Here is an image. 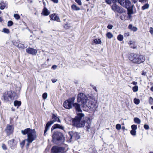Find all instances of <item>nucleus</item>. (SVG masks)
Listing matches in <instances>:
<instances>
[{
	"mask_svg": "<svg viewBox=\"0 0 153 153\" xmlns=\"http://www.w3.org/2000/svg\"><path fill=\"white\" fill-rule=\"evenodd\" d=\"M123 39V35L121 34H119L117 36V39L120 41H122Z\"/></svg>",
	"mask_w": 153,
	"mask_h": 153,
	"instance_id": "nucleus-30",
	"label": "nucleus"
},
{
	"mask_svg": "<svg viewBox=\"0 0 153 153\" xmlns=\"http://www.w3.org/2000/svg\"><path fill=\"white\" fill-rule=\"evenodd\" d=\"M24 47V45L21 44L20 43L19 44V45L17 46V47L19 48H23Z\"/></svg>",
	"mask_w": 153,
	"mask_h": 153,
	"instance_id": "nucleus-47",
	"label": "nucleus"
},
{
	"mask_svg": "<svg viewBox=\"0 0 153 153\" xmlns=\"http://www.w3.org/2000/svg\"><path fill=\"white\" fill-rule=\"evenodd\" d=\"M21 102L18 100H15L14 102V105L15 106H17V108L20 106L21 105Z\"/></svg>",
	"mask_w": 153,
	"mask_h": 153,
	"instance_id": "nucleus-23",
	"label": "nucleus"
},
{
	"mask_svg": "<svg viewBox=\"0 0 153 153\" xmlns=\"http://www.w3.org/2000/svg\"><path fill=\"white\" fill-rule=\"evenodd\" d=\"M58 128L62 130H64V127L60 124L56 123L53 125L51 128V130L52 131L53 130L56 129Z\"/></svg>",
	"mask_w": 153,
	"mask_h": 153,
	"instance_id": "nucleus-16",
	"label": "nucleus"
},
{
	"mask_svg": "<svg viewBox=\"0 0 153 153\" xmlns=\"http://www.w3.org/2000/svg\"><path fill=\"white\" fill-rule=\"evenodd\" d=\"M52 140L53 143H56L57 141H62L63 143L65 141V137L62 133L56 131L53 133L52 136Z\"/></svg>",
	"mask_w": 153,
	"mask_h": 153,
	"instance_id": "nucleus-6",
	"label": "nucleus"
},
{
	"mask_svg": "<svg viewBox=\"0 0 153 153\" xmlns=\"http://www.w3.org/2000/svg\"><path fill=\"white\" fill-rule=\"evenodd\" d=\"M14 17L17 20L19 19L20 18L19 15L18 14H14Z\"/></svg>",
	"mask_w": 153,
	"mask_h": 153,
	"instance_id": "nucleus-36",
	"label": "nucleus"
},
{
	"mask_svg": "<svg viewBox=\"0 0 153 153\" xmlns=\"http://www.w3.org/2000/svg\"><path fill=\"white\" fill-rule=\"evenodd\" d=\"M138 86L137 85H135L133 87L132 90L134 92H136L138 91Z\"/></svg>",
	"mask_w": 153,
	"mask_h": 153,
	"instance_id": "nucleus-32",
	"label": "nucleus"
},
{
	"mask_svg": "<svg viewBox=\"0 0 153 153\" xmlns=\"http://www.w3.org/2000/svg\"><path fill=\"white\" fill-rule=\"evenodd\" d=\"M58 81V80L56 79H51V81L53 83H55L56 82Z\"/></svg>",
	"mask_w": 153,
	"mask_h": 153,
	"instance_id": "nucleus-52",
	"label": "nucleus"
},
{
	"mask_svg": "<svg viewBox=\"0 0 153 153\" xmlns=\"http://www.w3.org/2000/svg\"><path fill=\"white\" fill-rule=\"evenodd\" d=\"M53 124V122L51 123L50 121H48L46 124L45 128L48 130L50 126Z\"/></svg>",
	"mask_w": 153,
	"mask_h": 153,
	"instance_id": "nucleus-25",
	"label": "nucleus"
},
{
	"mask_svg": "<svg viewBox=\"0 0 153 153\" xmlns=\"http://www.w3.org/2000/svg\"><path fill=\"white\" fill-rule=\"evenodd\" d=\"M68 134L70 136V140L72 139L73 136L75 137L76 140H78L80 137L79 133L77 132L69 131L68 132Z\"/></svg>",
	"mask_w": 153,
	"mask_h": 153,
	"instance_id": "nucleus-11",
	"label": "nucleus"
},
{
	"mask_svg": "<svg viewBox=\"0 0 153 153\" xmlns=\"http://www.w3.org/2000/svg\"><path fill=\"white\" fill-rule=\"evenodd\" d=\"M2 147L4 150H6L7 149V147L6 145L4 144H3L2 145Z\"/></svg>",
	"mask_w": 153,
	"mask_h": 153,
	"instance_id": "nucleus-45",
	"label": "nucleus"
},
{
	"mask_svg": "<svg viewBox=\"0 0 153 153\" xmlns=\"http://www.w3.org/2000/svg\"><path fill=\"white\" fill-rule=\"evenodd\" d=\"M48 130L47 129H45V130H44V136H46V132H47V131H48Z\"/></svg>",
	"mask_w": 153,
	"mask_h": 153,
	"instance_id": "nucleus-53",
	"label": "nucleus"
},
{
	"mask_svg": "<svg viewBox=\"0 0 153 153\" xmlns=\"http://www.w3.org/2000/svg\"><path fill=\"white\" fill-rule=\"evenodd\" d=\"M13 24V22L11 20H9L7 22V26L8 27H11L12 26Z\"/></svg>",
	"mask_w": 153,
	"mask_h": 153,
	"instance_id": "nucleus-35",
	"label": "nucleus"
},
{
	"mask_svg": "<svg viewBox=\"0 0 153 153\" xmlns=\"http://www.w3.org/2000/svg\"><path fill=\"white\" fill-rule=\"evenodd\" d=\"M111 2L112 1V3H113V4H116L117 2V0H111Z\"/></svg>",
	"mask_w": 153,
	"mask_h": 153,
	"instance_id": "nucleus-50",
	"label": "nucleus"
},
{
	"mask_svg": "<svg viewBox=\"0 0 153 153\" xmlns=\"http://www.w3.org/2000/svg\"><path fill=\"white\" fill-rule=\"evenodd\" d=\"M52 117L51 118V120L49 121L51 123L53 122V124L55 122H57L58 123H60L61 121L59 118V117H58L56 114L52 113Z\"/></svg>",
	"mask_w": 153,
	"mask_h": 153,
	"instance_id": "nucleus-12",
	"label": "nucleus"
},
{
	"mask_svg": "<svg viewBox=\"0 0 153 153\" xmlns=\"http://www.w3.org/2000/svg\"><path fill=\"white\" fill-rule=\"evenodd\" d=\"M105 1L108 4L110 5L111 4V0H105Z\"/></svg>",
	"mask_w": 153,
	"mask_h": 153,
	"instance_id": "nucleus-46",
	"label": "nucleus"
},
{
	"mask_svg": "<svg viewBox=\"0 0 153 153\" xmlns=\"http://www.w3.org/2000/svg\"><path fill=\"white\" fill-rule=\"evenodd\" d=\"M144 128L146 130H148L149 128V125L147 124L144 125Z\"/></svg>",
	"mask_w": 153,
	"mask_h": 153,
	"instance_id": "nucleus-43",
	"label": "nucleus"
},
{
	"mask_svg": "<svg viewBox=\"0 0 153 153\" xmlns=\"http://www.w3.org/2000/svg\"><path fill=\"white\" fill-rule=\"evenodd\" d=\"M111 8L112 10L120 13H122L124 12L123 8L118 6L116 4H113L111 6Z\"/></svg>",
	"mask_w": 153,
	"mask_h": 153,
	"instance_id": "nucleus-10",
	"label": "nucleus"
},
{
	"mask_svg": "<svg viewBox=\"0 0 153 153\" xmlns=\"http://www.w3.org/2000/svg\"><path fill=\"white\" fill-rule=\"evenodd\" d=\"M8 143L11 149H13L16 147L17 143L14 139L8 140Z\"/></svg>",
	"mask_w": 153,
	"mask_h": 153,
	"instance_id": "nucleus-13",
	"label": "nucleus"
},
{
	"mask_svg": "<svg viewBox=\"0 0 153 153\" xmlns=\"http://www.w3.org/2000/svg\"><path fill=\"white\" fill-rule=\"evenodd\" d=\"M146 74V72H145L144 71H143L141 73V74L145 76Z\"/></svg>",
	"mask_w": 153,
	"mask_h": 153,
	"instance_id": "nucleus-55",
	"label": "nucleus"
},
{
	"mask_svg": "<svg viewBox=\"0 0 153 153\" xmlns=\"http://www.w3.org/2000/svg\"><path fill=\"white\" fill-rule=\"evenodd\" d=\"M117 3L126 8L130 7L131 5V2L129 0H117Z\"/></svg>",
	"mask_w": 153,
	"mask_h": 153,
	"instance_id": "nucleus-8",
	"label": "nucleus"
},
{
	"mask_svg": "<svg viewBox=\"0 0 153 153\" xmlns=\"http://www.w3.org/2000/svg\"><path fill=\"white\" fill-rule=\"evenodd\" d=\"M94 42L96 44H99L102 43V42L100 39H95L94 40Z\"/></svg>",
	"mask_w": 153,
	"mask_h": 153,
	"instance_id": "nucleus-27",
	"label": "nucleus"
},
{
	"mask_svg": "<svg viewBox=\"0 0 153 153\" xmlns=\"http://www.w3.org/2000/svg\"><path fill=\"white\" fill-rule=\"evenodd\" d=\"M2 32L7 34H8L10 32L9 29L5 28H3Z\"/></svg>",
	"mask_w": 153,
	"mask_h": 153,
	"instance_id": "nucleus-33",
	"label": "nucleus"
},
{
	"mask_svg": "<svg viewBox=\"0 0 153 153\" xmlns=\"http://www.w3.org/2000/svg\"><path fill=\"white\" fill-rule=\"evenodd\" d=\"M50 13V12L45 7H44L41 13L42 14L45 16H47Z\"/></svg>",
	"mask_w": 153,
	"mask_h": 153,
	"instance_id": "nucleus-19",
	"label": "nucleus"
},
{
	"mask_svg": "<svg viewBox=\"0 0 153 153\" xmlns=\"http://www.w3.org/2000/svg\"><path fill=\"white\" fill-rule=\"evenodd\" d=\"M51 20H55L57 22H59V17L57 16V15H56L55 13H53L52 14H51L50 15Z\"/></svg>",
	"mask_w": 153,
	"mask_h": 153,
	"instance_id": "nucleus-18",
	"label": "nucleus"
},
{
	"mask_svg": "<svg viewBox=\"0 0 153 153\" xmlns=\"http://www.w3.org/2000/svg\"><path fill=\"white\" fill-rule=\"evenodd\" d=\"M134 121L135 123L137 124H139L141 122L140 119L138 117H135L134 118Z\"/></svg>",
	"mask_w": 153,
	"mask_h": 153,
	"instance_id": "nucleus-28",
	"label": "nucleus"
},
{
	"mask_svg": "<svg viewBox=\"0 0 153 153\" xmlns=\"http://www.w3.org/2000/svg\"><path fill=\"white\" fill-rule=\"evenodd\" d=\"M77 102H81L82 104V108L84 110V107H85V104H86L88 102H89V100L88 99V97L84 93H80L78 94L77 96Z\"/></svg>",
	"mask_w": 153,
	"mask_h": 153,
	"instance_id": "nucleus-5",
	"label": "nucleus"
},
{
	"mask_svg": "<svg viewBox=\"0 0 153 153\" xmlns=\"http://www.w3.org/2000/svg\"><path fill=\"white\" fill-rule=\"evenodd\" d=\"M48 96V94L47 93H44L42 95V97L43 99H46Z\"/></svg>",
	"mask_w": 153,
	"mask_h": 153,
	"instance_id": "nucleus-38",
	"label": "nucleus"
},
{
	"mask_svg": "<svg viewBox=\"0 0 153 153\" xmlns=\"http://www.w3.org/2000/svg\"><path fill=\"white\" fill-rule=\"evenodd\" d=\"M134 43H135V42L134 41H130L128 42V44H129V45H131L134 44Z\"/></svg>",
	"mask_w": 153,
	"mask_h": 153,
	"instance_id": "nucleus-49",
	"label": "nucleus"
},
{
	"mask_svg": "<svg viewBox=\"0 0 153 153\" xmlns=\"http://www.w3.org/2000/svg\"><path fill=\"white\" fill-rule=\"evenodd\" d=\"M132 130H136L137 129V126L136 125L133 124L131 126Z\"/></svg>",
	"mask_w": 153,
	"mask_h": 153,
	"instance_id": "nucleus-39",
	"label": "nucleus"
},
{
	"mask_svg": "<svg viewBox=\"0 0 153 153\" xmlns=\"http://www.w3.org/2000/svg\"><path fill=\"white\" fill-rule=\"evenodd\" d=\"M122 129H123V131L125 129V126H122Z\"/></svg>",
	"mask_w": 153,
	"mask_h": 153,
	"instance_id": "nucleus-64",
	"label": "nucleus"
},
{
	"mask_svg": "<svg viewBox=\"0 0 153 153\" xmlns=\"http://www.w3.org/2000/svg\"><path fill=\"white\" fill-rule=\"evenodd\" d=\"M149 0H139L140 2L142 3H146Z\"/></svg>",
	"mask_w": 153,
	"mask_h": 153,
	"instance_id": "nucleus-48",
	"label": "nucleus"
},
{
	"mask_svg": "<svg viewBox=\"0 0 153 153\" xmlns=\"http://www.w3.org/2000/svg\"><path fill=\"white\" fill-rule=\"evenodd\" d=\"M134 6V5H132L131 6H130L129 8H127V14H132L134 13V11L133 10V7Z\"/></svg>",
	"mask_w": 153,
	"mask_h": 153,
	"instance_id": "nucleus-20",
	"label": "nucleus"
},
{
	"mask_svg": "<svg viewBox=\"0 0 153 153\" xmlns=\"http://www.w3.org/2000/svg\"><path fill=\"white\" fill-rule=\"evenodd\" d=\"M25 141H26V139L23 140L21 143H20V145L22 148H23L24 147L25 145Z\"/></svg>",
	"mask_w": 153,
	"mask_h": 153,
	"instance_id": "nucleus-34",
	"label": "nucleus"
},
{
	"mask_svg": "<svg viewBox=\"0 0 153 153\" xmlns=\"http://www.w3.org/2000/svg\"><path fill=\"white\" fill-rule=\"evenodd\" d=\"M71 9L75 11H77L80 10V8L77 6L76 5L73 4L71 6Z\"/></svg>",
	"mask_w": 153,
	"mask_h": 153,
	"instance_id": "nucleus-24",
	"label": "nucleus"
},
{
	"mask_svg": "<svg viewBox=\"0 0 153 153\" xmlns=\"http://www.w3.org/2000/svg\"><path fill=\"white\" fill-rule=\"evenodd\" d=\"M18 98V96L16 93L14 91L10 90L4 93L2 98L4 102H7L9 101V99L13 100L17 99Z\"/></svg>",
	"mask_w": 153,
	"mask_h": 153,
	"instance_id": "nucleus-4",
	"label": "nucleus"
},
{
	"mask_svg": "<svg viewBox=\"0 0 153 153\" xmlns=\"http://www.w3.org/2000/svg\"><path fill=\"white\" fill-rule=\"evenodd\" d=\"M73 106L76 109L77 115L74 118L72 119V126L77 128L83 127L85 126L87 130L89 131V129L91 127V120L89 117H85L82 120V118L84 116V114L82 113V111L80 104L76 102L74 103Z\"/></svg>",
	"mask_w": 153,
	"mask_h": 153,
	"instance_id": "nucleus-1",
	"label": "nucleus"
},
{
	"mask_svg": "<svg viewBox=\"0 0 153 153\" xmlns=\"http://www.w3.org/2000/svg\"><path fill=\"white\" fill-rule=\"evenodd\" d=\"M95 105L94 103V102L89 101V102H88L85 104V107H84V108H87L90 109L91 110H92V109L94 108Z\"/></svg>",
	"mask_w": 153,
	"mask_h": 153,
	"instance_id": "nucleus-15",
	"label": "nucleus"
},
{
	"mask_svg": "<svg viewBox=\"0 0 153 153\" xmlns=\"http://www.w3.org/2000/svg\"><path fill=\"white\" fill-rule=\"evenodd\" d=\"M128 27L129 29L134 32L137 31V28L136 27L133 26L131 24H129Z\"/></svg>",
	"mask_w": 153,
	"mask_h": 153,
	"instance_id": "nucleus-21",
	"label": "nucleus"
},
{
	"mask_svg": "<svg viewBox=\"0 0 153 153\" xmlns=\"http://www.w3.org/2000/svg\"><path fill=\"white\" fill-rule=\"evenodd\" d=\"M132 14H128V18L129 19H130L131 18V15Z\"/></svg>",
	"mask_w": 153,
	"mask_h": 153,
	"instance_id": "nucleus-58",
	"label": "nucleus"
},
{
	"mask_svg": "<svg viewBox=\"0 0 153 153\" xmlns=\"http://www.w3.org/2000/svg\"><path fill=\"white\" fill-rule=\"evenodd\" d=\"M149 7V5L148 3L145 4L142 7L141 9L142 10H144L148 9Z\"/></svg>",
	"mask_w": 153,
	"mask_h": 153,
	"instance_id": "nucleus-26",
	"label": "nucleus"
},
{
	"mask_svg": "<svg viewBox=\"0 0 153 153\" xmlns=\"http://www.w3.org/2000/svg\"><path fill=\"white\" fill-rule=\"evenodd\" d=\"M120 19L122 20H126V18H125V17H122V16H120Z\"/></svg>",
	"mask_w": 153,
	"mask_h": 153,
	"instance_id": "nucleus-57",
	"label": "nucleus"
},
{
	"mask_svg": "<svg viewBox=\"0 0 153 153\" xmlns=\"http://www.w3.org/2000/svg\"><path fill=\"white\" fill-rule=\"evenodd\" d=\"M132 84L133 85H136L137 84V82L135 81H133L132 82Z\"/></svg>",
	"mask_w": 153,
	"mask_h": 153,
	"instance_id": "nucleus-59",
	"label": "nucleus"
},
{
	"mask_svg": "<svg viewBox=\"0 0 153 153\" xmlns=\"http://www.w3.org/2000/svg\"><path fill=\"white\" fill-rule=\"evenodd\" d=\"M21 133L23 135H27V138L26 139L27 143L26 147H28L30 144L32 143L37 138V135L35 129H32L30 128H27L24 130H22Z\"/></svg>",
	"mask_w": 153,
	"mask_h": 153,
	"instance_id": "nucleus-2",
	"label": "nucleus"
},
{
	"mask_svg": "<svg viewBox=\"0 0 153 153\" xmlns=\"http://www.w3.org/2000/svg\"><path fill=\"white\" fill-rule=\"evenodd\" d=\"M128 58L132 62L136 64H140L143 63L145 60V57L137 53H130L129 54Z\"/></svg>",
	"mask_w": 153,
	"mask_h": 153,
	"instance_id": "nucleus-3",
	"label": "nucleus"
},
{
	"mask_svg": "<svg viewBox=\"0 0 153 153\" xmlns=\"http://www.w3.org/2000/svg\"><path fill=\"white\" fill-rule=\"evenodd\" d=\"M75 1L79 5H81L82 4L81 0H75Z\"/></svg>",
	"mask_w": 153,
	"mask_h": 153,
	"instance_id": "nucleus-42",
	"label": "nucleus"
},
{
	"mask_svg": "<svg viewBox=\"0 0 153 153\" xmlns=\"http://www.w3.org/2000/svg\"><path fill=\"white\" fill-rule=\"evenodd\" d=\"M75 98L73 97L65 100L63 103V106L66 109H70L72 108Z\"/></svg>",
	"mask_w": 153,
	"mask_h": 153,
	"instance_id": "nucleus-7",
	"label": "nucleus"
},
{
	"mask_svg": "<svg viewBox=\"0 0 153 153\" xmlns=\"http://www.w3.org/2000/svg\"><path fill=\"white\" fill-rule=\"evenodd\" d=\"M131 48H132L133 49H135L136 48V46H134V45L133 46H132V45H131Z\"/></svg>",
	"mask_w": 153,
	"mask_h": 153,
	"instance_id": "nucleus-60",
	"label": "nucleus"
},
{
	"mask_svg": "<svg viewBox=\"0 0 153 153\" xmlns=\"http://www.w3.org/2000/svg\"><path fill=\"white\" fill-rule=\"evenodd\" d=\"M150 90L152 91L153 92V86L151 87Z\"/></svg>",
	"mask_w": 153,
	"mask_h": 153,
	"instance_id": "nucleus-63",
	"label": "nucleus"
},
{
	"mask_svg": "<svg viewBox=\"0 0 153 153\" xmlns=\"http://www.w3.org/2000/svg\"><path fill=\"white\" fill-rule=\"evenodd\" d=\"M93 88L95 90V91H96V92H97V89H96V87L95 86H94L93 87Z\"/></svg>",
	"mask_w": 153,
	"mask_h": 153,
	"instance_id": "nucleus-61",
	"label": "nucleus"
},
{
	"mask_svg": "<svg viewBox=\"0 0 153 153\" xmlns=\"http://www.w3.org/2000/svg\"><path fill=\"white\" fill-rule=\"evenodd\" d=\"M65 149L64 147L54 146L52 147L51 151L52 153H58L64 151Z\"/></svg>",
	"mask_w": 153,
	"mask_h": 153,
	"instance_id": "nucleus-9",
	"label": "nucleus"
},
{
	"mask_svg": "<svg viewBox=\"0 0 153 153\" xmlns=\"http://www.w3.org/2000/svg\"><path fill=\"white\" fill-rule=\"evenodd\" d=\"M26 52L29 54L32 55H36L37 52V50L33 48H28L26 49Z\"/></svg>",
	"mask_w": 153,
	"mask_h": 153,
	"instance_id": "nucleus-14",
	"label": "nucleus"
},
{
	"mask_svg": "<svg viewBox=\"0 0 153 153\" xmlns=\"http://www.w3.org/2000/svg\"><path fill=\"white\" fill-rule=\"evenodd\" d=\"M7 135L8 136L10 135L13 132L12 127L11 125H8L5 129Z\"/></svg>",
	"mask_w": 153,
	"mask_h": 153,
	"instance_id": "nucleus-17",
	"label": "nucleus"
},
{
	"mask_svg": "<svg viewBox=\"0 0 153 153\" xmlns=\"http://www.w3.org/2000/svg\"><path fill=\"white\" fill-rule=\"evenodd\" d=\"M134 102L136 105L138 104L140 102V100L139 99L135 98L134 100Z\"/></svg>",
	"mask_w": 153,
	"mask_h": 153,
	"instance_id": "nucleus-31",
	"label": "nucleus"
},
{
	"mask_svg": "<svg viewBox=\"0 0 153 153\" xmlns=\"http://www.w3.org/2000/svg\"><path fill=\"white\" fill-rule=\"evenodd\" d=\"M0 9L4 10L6 7V4L3 1H0Z\"/></svg>",
	"mask_w": 153,
	"mask_h": 153,
	"instance_id": "nucleus-22",
	"label": "nucleus"
},
{
	"mask_svg": "<svg viewBox=\"0 0 153 153\" xmlns=\"http://www.w3.org/2000/svg\"><path fill=\"white\" fill-rule=\"evenodd\" d=\"M113 35L110 32H108L106 34V36L108 39H111L113 36Z\"/></svg>",
	"mask_w": 153,
	"mask_h": 153,
	"instance_id": "nucleus-29",
	"label": "nucleus"
},
{
	"mask_svg": "<svg viewBox=\"0 0 153 153\" xmlns=\"http://www.w3.org/2000/svg\"><path fill=\"white\" fill-rule=\"evenodd\" d=\"M13 44L17 47L19 45V44L17 42H14Z\"/></svg>",
	"mask_w": 153,
	"mask_h": 153,
	"instance_id": "nucleus-56",
	"label": "nucleus"
},
{
	"mask_svg": "<svg viewBox=\"0 0 153 153\" xmlns=\"http://www.w3.org/2000/svg\"><path fill=\"white\" fill-rule=\"evenodd\" d=\"M149 103L151 105L153 104V98L151 97L149 98Z\"/></svg>",
	"mask_w": 153,
	"mask_h": 153,
	"instance_id": "nucleus-40",
	"label": "nucleus"
},
{
	"mask_svg": "<svg viewBox=\"0 0 153 153\" xmlns=\"http://www.w3.org/2000/svg\"><path fill=\"white\" fill-rule=\"evenodd\" d=\"M134 3L135 4L137 3V0H132Z\"/></svg>",
	"mask_w": 153,
	"mask_h": 153,
	"instance_id": "nucleus-62",
	"label": "nucleus"
},
{
	"mask_svg": "<svg viewBox=\"0 0 153 153\" xmlns=\"http://www.w3.org/2000/svg\"><path fill=\"white\" fill-rule=\"evenodd\" d=\"M52 1L55 3H57L58 2V0H51Z\"/></svg>",
	"mask_w": 153,
	"mask_h": 153,
	"instance_id": "nucleus-54",
	"label": "nucleus"
},
{
	"mask_svg": "<svg viewBox=\"0 0 153 153\" xmlns=\"http://www.w3.org/2000/svg\"><path fill=\"white\" fill-rule=\"evenodd\" d=\"M116 128L117 130H120L121 128V126L120 124H117L116 125Z\"/></svg>",
	"mask_w": 153,
	"mask_h": 153,
	"instance_id": "nucleus-41",
	"label": "nucleus"
},
{
	"mask_svg": "<svg viewBox=\"0 0 153 153\" xmlns=\"http://www.w3.org/2000/svg\"><path fill=\"white\" fill-rule=\"evenodd\" d=\"M113 27V26L111 24H108L107 26V28L109 29H111Z\"/></svg>",
	"mask_w": 153,
	"mask_h": 153,
	"instance_id": "nucleus-44",
	"label": "nucleus"
},
{
	"mask_svg": "<svg viewBox=\"0 0 153 153\" xmlns=\"http://www.w3.org/2000/svg\"><path fill=\"white\" fill-rule=\"evenodd\" d=\"M57 67V66L56 65H53L52 66L51 68H52V69L53 70H55L56 69V68Z\"/></svg>",
	"mask_w": 153,
	"mask_h": 153,
	"instance_id": "nucleus-51",
	"label": "nucleus"
},
{
	"mask_svg": "<svg viewBox=\"0 0 153 153\" xmlns=\"http://www.w3.org/2000/svg\"><path fill=\"white\" fill-rule=\"evenodd\" d=\"M136 131L135 130H131L130 131V134L133 136H135L136 135Z\"/></svg>",
	"mask_w": 153,
	"mask_h": 153,
	"instance_id": "nucleus-37",
	"label": "nucleus"
}]
</instances>
